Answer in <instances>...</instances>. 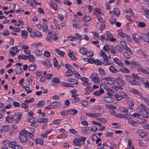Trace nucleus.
I'll list each match as a JSON object with an SVG mask.
<instances>
[{"instance_id":"obj_64","label":"nucleus","mask_w":149,"mask_h":149,"mask_svg":"<svg viewBox=\"0 0 149 149\" xmlns=\"http://www.w3.org/2000/svg\"><path fill=\"white\" fill-rule=\"evenodd\" d=\"M120 95L123 99H126V100L129 98L126 94L122 92L121 93Z\"/></svg>"},{"instance_id":"obj_39","label":"nucleus","mask_w":149,"mask_h":149,"mask_svg":"<svg viewBox=\"0 0 149 149\" xmlns=\"http://www.w3.org/2000/svg\"><path fill=\"white\" fill-rule=\"evenodd\" d=\"M35 53L37 56H40L42 54V52L38 49H36L34 50Z\"/></svg>"},{"instance_id":"obj_40","label":"nucleus","mask_w":149,"mask_h":149,"mask_svg":"<svg viewBox=\"0 0 149 149\" xmlns=\"http://www.w3.org/2000/svg\"><path fill=\"white\" fill-rule=\"evenodd\" d=\"M73 72L72 70H68L65 72V75L66 77L72 76L73 74Z\"/></svg>"},{"instance_id":"obj_46","label":"nucleus","mask_w":149,"mask_h":149,"mask_svg":"<svg viewBox=\"0 0 149 149\" xmlns=\"http://www.w3.org/2000/svg\"><path fill=\"white\" fill-rule=\"evenodd\" d=\"M114 96L115 98L118 101H121L122 100V97L118 93L116 94Z\"/></svg>"},{"instance_id":"obj_22","label":"nucleus","mask_w":149,"mask_h":149,"mask_svg":"<svg viewBox=\"0 0 149 149\" xmlns=\"http://www.w3.org/2000/svg\"><path fill=\"white\" fill-rule=\"evenodd\" d=\"M68 56L72 60H75L77 59L76 57L74 55L73 52L71 51L68 53Z\"/></svg>"},{"instance_id":"obj_54","label":"nucleus","mask_w":149,"mask_h":149,"mask_svg":"<svg viewBox=\"0 0 149 149\" xmlns=\"http://www.w3.org/2000/svg\"><path fill=\"white\" fill-rule=\"evenodd\" d=\"M115 49L118 51L119 53L122 54L123 52V49L120 46L117 45L115 47Z\"/></svg>"},{"instance_id":"obj_44","label":"nucleus","mask_w":149,"mask_h":149,"mask_svg":"<svg viewBox=\"0 0 149 149\" xmlns=\"http://www.w3.org/2000/svg\"><path fill=\"white\" fill-rule=\"evenodd\" d=\"M53 63L54 66L56 67H57L58 68H60V66L58 65V62L56 57H54L53 59Z\"/></svg>"},{"instance_id":"obj_49","label":"nucleus","mask_w":149,"mask_h":149,"mask_svg":"<svg viewBox=\"0 0 149 149\" xmlns=\"http://www.w3.org/2000/svg\"><path fill=\"white\" fill-rule=\"evenodd\" d=\"M123 55L125 58L129 59L131 57V56L126 52H123Z\"/></svg>"},{"instance_id":"obj_43","label":"nucleus","mask_w":149,"mask_h":149,"mask_svg":"<svg viewBox=\"0 0 149 149\" xmlns=\"http://www.w3.org/2000/svg\"><path fill=\"white\" fill-rule=\"evenodd\" d=\"M15 71L16 74H19L22 72V70L21 68L18 67L15 69Z\"/></svg>"},{"instance_id":"obj_63","label":"nucleus","mask_w":149,"mask_h":149,"mask_svg":"<svg viewBox=\"0 0 149 149\" xmlns=\"http://www.w3.org/2000/svg\"><path fill=\"white\" fill-rule=\"evenodd\" d=\"M61 119H57L54 120L53 123L55 125H58L61 123Z\"/></svg>"},{"instance_id":"obj_8","label":"nucleus","mask_w":149,"mask_h":149,"mask_svg":"<svg viewBox=\"0 0 149 149\" xmlns=\"http://www.w3.org/2000/svg\"><path fill=\"white\" fill-rule=\"evenodd\" d=\"M114 81L116 83L119 85L124 86L125 85L124 81L120 77H118L115 78Z\"/></svg>"},{"instance_id":"obj_51","label":"nucleus","mask_w":149,"mask_h":149,"mask_svg":"<svg viewBox=\"0 0 149 149\" xmlns=\"http://www.w3.org/2000/svg\"><path fill=\"white\" fill-rule=\"evenodd\" d=\"M52 81L54 83L58 84L60 83V81L58 77H55L53 78Z\"/></svg>"},{"instance_id":"obj_48","label":"nucleus","mask_w":149,"mask_h":149,"mask_svg":"<svg viewBox=\"0 0 149 149\" xmlns=\"http://www.w3.org/2000/svg\"><path fill=\"white\" fill-rule=\"evenodd\" d=\"M101 55L104 59H107L109 58L106 54L102 50H101Z\"/></svg>"},{"instance_id":"obj_59","label":"nucleus","mask_w":149,"mask_h":149,"mask_svg":"<svg viewBox=\"0 0 149 149\" xmlns=\"http://www.w3.org/2000/svg\"><path fill=\"white\" fill-rule=\"evenodd\" d=\"M137 26L140 27H144L146 26L145 23L143 22H139L138 24L137 23Z\"/></svg>"},{"instance_id":"obj_33","label":"nucleus","mask_w":149,"mask_h":149,"mask_svg":"<svg viewBox=\"0 0 149 149\" xmlns=\"http://www.w3.org/2000/svg\"><path fill=\"white\" fill-rule=\"evenodd\" d=\"M47 118H44L43 119H39L38 120V122L40 123H47L48 121Z\"/></svg>"},{"instance_id":"obj_32","label":"nucleus","mask_w":149,"mask_h":149,"mask_svg":"<svg viewBox=\"0 0 149 149\" xmlns=\"http://www.w3.org/2000/svg\"><path fill=\"white\" fill-rule=\"evenodd\" d=\"M126 101L127 103L128 106L132 107L134 105V104L133 102L130 98L126 100Z\"/></svg>"},{"instance_id":"obj_42","label":"nucleus","mask_w":149,"mask_h":149,"mask_svg":"<svg viewBox=\"0 0 149 149\" xmlns=\"http://www.w3.org/2000/svg\"><path fill=\"white\" fill-rule=\"evenodd\" d=\"M81 132L83 133H89L90 130L87 127H84L83 128Z\"/></svg>"},{"instance_id":"obj_50","label":"nucleus","mask_w":149,"mask_h":149,"mask_svg":"<svg viewBox=\"0 0 149 149\" xmlns=\"http://www.w3.org/2000/svg\"><path fill=\"white\" fill-rule=\"evenodd\" d=\"M114 14L116 15H118L120 14V11L118 8H114L113 10Z\"/></svg>"},{"instance_id":"obj_60","label":"nucleus","mask_w":149,"mask_h":149,"mask_svg":"<svg viewBox=\"0 0 149 149\" xmlns=\"http://www.w3.org/2000/svg\"><path fill=\"white\" fill-rule=\"evenodd\" d=\"M120 70L121 71L123 72H125L128 73L130 72L129 70L125 68H123L120 69Z\"/></svg>"},{"instance_id":"obj_17","label":"nucleus","mask_w":149,"mask_h":149,"mask_svg":"<svg viewBox=\"0 0 149 149\" xmlns=\"http://www.w3.org/2000/svg\"><path fill=\"white\" fill-rule=\"evenodd\" d=\"M103 100L104 102L107 103H111L113 102L112 98L109 97L105 96L103 97Z\"/></svg>"},{"instance_id":"obj_29","label":"nucleus","mask_w":149,"mask_h":149,"mask_svg":"<svg viewBox=\"0 0 149 149\" xmlns=\"http://www.w3.org/2000/svg\"><path fill=\"white\" fill-rule=\"evenodd\" d=\"M131 67L133 68H137L138 65L139 64V63L135 61H133L131 62Z\"/></svg>"},{"instance_id":"obj_7","label":"nucleus","mask_w":149,"mask_h":149,"mask_svg":"<svg viewBox=\"0 0 149 149\" xmlns=\"http://www.w3.org/2000/svg\"><path fill=\"white\" fill-rule=\"evenodd\" d=\"M120 45L124 47L125 50L128 51L129 53L132 54V52L131 49L128 47L126 42L123 41H122L120 42Z\"/></svg>"},{"instance_id":"obj_55","label":"nucleus","mask_w":149,"mask_h":149,"mask_svg":"<svg viewBox=\"0 0 149 149\" xmlns=\"http://www.w3.org/2000/svg\"><path fill=\"white\" fill-rule=\"evenodd\" d=\"M144 41L145 42L149 43V37L145 33H144Z\"/></svg>"},{"instance_id":"obj_5","label":"nucleus","mask_w":149,"mask_h":149,"mask_svg":"<svg viewBox=\"0 0 149 149\" xmlns=\"http://www.w3.org/2000/svg\"><path fill=\"white\" fill-rule=\"evenodd\" d=\"M139 113L144 117L147 118L149 117V109L148 108L144 110H140Z\"/></svg>"},{"instance_id":"obj_11","label":"nucleus","mask_w":149,"mask_h":149,"mask_svg":"<svg viewBox=\"0 0 149 149\" xmlns=\"http://www.w3.org/2000/svg\"><path fill=\"white\" fill-rule=\"evenodd\" d=\"M136 68L137 69V71H141L143 72L146 73V74H148L149 73V72L147 71L146 70L143 69L139 63L138 65L137 68Z\"/></svg>"},{"instance_id":"obj_56","label":"nucleus","mask_w":149,"mask_h":149,"mask_svg":"<svg viewBox=\"0 0 149 149\" xmlns=\"http://www.w3.org/2000/svg\"><path fill=\"white\" fill-rule=\"evenodd\" d=\"M36 68V66L35 64L31 65L29 67V70L30 71H33Z\"/></svg>"},{"instance_id":"obj_18","label":"nucleus","mask_w":149,"mask_h":149,"mask_svg":"<svg viewBox=\"0 0 149 149\" xmlns=\"http://www.w3.org/2000/svg\"><path fill=\"white\" fill-rule=\"evenodd\" d=\"M93 14L96 15V16H98V15L100 14H103V13L101 12L100 9L97 8H94V12Z\"/></svg>"},{"instance_id":"obj_26","label":"nucleus","mask_w":149,"mask_h":149,"mask_svg":"<svg viewBox=\"0 0 149 149\" xmlns=\"http://www.w3.org/2000/svg\"><path fill=\"white\" fill-rule=\"evenodd\" d=\"M55 50L56 53L61 56L63 57L64 56L65 54V53L64 52L61 51L60 49H55Z\"/></svg>"},{"instance_id":"obj_25","label":"nucleus","mask_w":149,"mask_h":149,"mask_svg":"<svg viewBox=\"0 0 149 149\" xmlns=\"http://www.w3.org/2000/svg\"><path fill=\"white\" fill-rule=\"evenodd\" d=\"M28 60L29 61L33 63L35 61V57L33 55L31 54L27 56Z\"/></svg>"},{"instance_id":"obj_14","label":"nucleus","mask_w":149,"mask_h":149,"mask_svg":"<svg viewBox=\"0 0 149 149\" xmlns=\"http://www.w3.org/2000/svg\"><path fill=\"white\" fill-rule=\"evenodd\" d=\"M67 80V81L70 82L72 84H77L78 83V81L73 78H68Z\"/></svg>"},{"instance_id":"obj_20","label":"nucleus","mask_w":149,"mask_h":149,"mask_svg":"<svg viewBox=\"0 0 149 149\" xmlns=\"http://www.w3.org/2000/svg\"><path fill=\"white\" fill-rule=\"evenodd\" d=\"M87 49L84 47H81L79 49V52L83 55H86Z\"/></svg>"},{"instance_id":"obj_2","label":"nucleus","mask_w":149,"mask_h":149,"mask_svg":"<svg viewBox=\"0 0 149 149\" xmlns=\"http://www.w3.org/2000/svg\"><path fill=\"white\" fill-rule=\"evenodd\" d=\"M90 78L92 80L95 84H98L100 83V81L97 77V74L96 72H93L91 75Z\"/></svg>"},{"instance_id":"obj_45","label":"nucleus","mask_w":149,"mask_h":149,"mask_svg":"<svg viewBox=\"0 0 149 149\" xmlns=\"http://www.w3.org/2000/svg\"><path fill=\"white\" fill-rule=\"evenodd\" d=\"M136 121L140 123H144L146 121V120L143 118H137Z\"/></svg>"},{"instance_id":"obj_36","label":"nucleus","mask_w":149,"mask_h":149,"mask_svg":"<svg viewBox=\"0 0 149 149\" xmlns=\"http://www.w3.org/2000/svg\"><path fill=\"white\" fill-rule=\"evenodd\" d=\"M14 119L13 116H8L6 119V121L9 123H11Z\"/></svg>"},{"instance_id":"obj_19","label":"nucleus","mask_w":149,"mask_h":149,"mask_svg":"<svg viewBox=\"0 0 149 149\" xmlns=\"http://www.w3.org/2000/svg\"><path fill=\"white\" fill-rule=\"evenodd\" d=\"M136 133L141 137H143L144 136H146L147 134V133L146 132H143L142 130H137L136 131Z\"/></svg>"},{"instance_id":"obj_47","label":"nucleus","mask_w":149,"mask_h":149,"mask_svg":"<svg viewBox=\"0 0 149 149\" xmlns=\"http://www.w3.org/2000/svg\"><path fill=\"white\" fill-rule=\"evenodd\" d=\"M118 35L120 36L122 38H124L126 35L123 33L122 30H119L118 31Z\"/></svg>"},{"instance_id":"obj_6","label":"nucleus","mask_w":149,"mask_h":149,"mask_svg":"<svg viewBox=\"0 0 149 149\" xmlns=\"http://www.w3.org/2000/svg\"><path fill=\"white\" fill-rule=\"evenodd\" d=\"M3 143L5 144H8L9 147L13 149L16 144V142L15 141H9L8 140H6L3 141Z\"/></svg>"},{"instance_id":"obj_31","label":"nucleus","mask_w":149,"mask_h":149,"mask_svg":"<svg viewBox=\"0 0 149 149\" xmlns=\"http://www.w3.org/2000/svg\"><path fill=\"white\" fill-rule=\"evenodd\" d=\"M107 94L109 96H112L113 94V91L110 88H106Z\"/></svg>"},{"instance_id":"obj_27","label":"nucleus","mask_w":149,"mask_h":149,"mask_svg":"<svg viewBox=\"0 0 149 149\" xmlns=\"http://www.w3.org/2000/svg\"><path fill=\"white\" fill-rule=\"evenodd\" d=\"M98 71L100 75L102 76H104L106 75V73L104 70L101 68L98 69Z\"/></svg>"},{"instance_id":"obj_15","label":"nucleus","mask_w":149,"mask_h":149,"mask_svg":"<svg viewBox=\"0 0 149 149\" xmlns=\"http://www.w3.org/2000/svg\"><path fill=\"white\" fill-rule=\"evenodd\" d=\"M73 142L76 146L80 147L81 146V142L79 138H76L73 140Z\"/></svg>"},{"instance_id":"obj_9","label":"nucleus","mask_w":149,"mask_h":149,"mask_svg":"<svg viewBox=\"0 0 149 149\" xmlns=\"http://www.w3.org/2000/svg\"><path fill=\"white\" fill-rule=\"evenodd\" d=\"M113 60L114 63L118 66L121 67H123V65L118 58H113Z\"/></svg>"},{"instance_id":"obj_12","label":"nucleus","mask_w":149,"mask_h":149,"mask_svg":"<svg viewBox=\"0 0 149 149\" xmlns=\"http://www.w3.org/2000/svg\"><path fill=\"white\" fill-rule=\"evenodd\" d=\"M139 98L144 101L149 106V100L146 97L143 96L141 94Z\"/></svg>"},{"instance_id":"obj_61","label":"nucleus","mask_w":149,"mask_h":149,"mask_svg":"<svg viewBox=\"0 0 149 149\" xmlns=\"http://www.w3.org/2000/svg\"><path fill=\"white\" fill-rule=\"evenodd\" d=\"M86 91L87 93H89L93 91L92 88L91 86H88L86 88Z\"/></svg>"},{"instance_id":"obj_28","label":"nucleus","mask_w":149,"mask_h":149,"mask_svg":"<svg viewBox=\"0 0 149 149\" xmlns=\"http://www.w3.org/2000/svg\"><path fill=\"white\" fill-rule=\"evenodd\" d=\"M103 63L105 65H110L113 63L112 62L109 61V58L107 59H104Z\"/></svg>"},{"instance_id":"obj_41","label":"nucleus","mask_w":149,"mask_h":149,"mask_svg":"<svg viewBox=\"0 0 149 149\" xmlns=\"http://www.w3.org/2000/svg\"><path fill=\"white\" fill-rule=\"evenodd\" d=\"M51 3V7L52 8L55 10H56L57 9V6L55 3H53L52 1H50Z\"/></svg>"},{"instance_id":"obj_58","label":"nucleus","mask_w":149,"mask_h":149,"mask_svg":"<svg viewBox=\"0 0 149 149\" xmlns=\"http://www.w3.org/2000/svg\"><path fill=\"white\" fill-rule=\"evenodd\" d=\"M130 84H131L135 85L138 86H140V83L139 82L137 81L133 78V80H132V82H131Z\"/></svg>"},{"instance_id":"obj_21","label":"nucleus","mask_w":149,"mask_h":149,"mask_svg":"<svg viewBox=\"0 0 149 149\" xmlns=\"http://www.w3.org/2000/svg\"><path fill=\"white\" fill-rule=\"evenodd\" d=\"M104 91L103 90L100 89L99 91H95L93 93V94L96 96H100L102 95V93H104Z\"/></svg>"},{"instance_id":"obj_57","label":"nucleus","mask_w":149,"mask_h":149,"mask_svg":"<svg viewBox=\"0 0 149 149\" xmlns=\"http://www.w3.org/2000/svg\"><path fill=\"white\" fill-rule=\"evenodd\" d=\"M142 83L146 86L147 83L148 82L146 79L144 78H140V79Z\"/></svg>"},{"instance_id":"obj_10","label":"nucleus","mask_w":149,"mask_h":149,"mask_svg":"<svg viewBox=\"0 0 149 149\" xmlns=\"http://www.w3.org/2000/svg\"><path fill=\"white\" fill-rule=\"evenodd\" d=\"M138 36L137 33H135L132 34V37L133 40L136 43L139 44L140 43V40L137 36Z\"/></svg>"},{"instance_id":"obj_16","label":"nucleus","mask_w":149,"mask_h":149,"mask_svg":"<svg viewBox=\"0 0 149 149\" xmlns=\"http://www.w3.org/2000/svg\"><path fill=\"white\" fill-rule=\"evenodd\" d=\"M109 71L112 73H115L117 72V70L113 65L110 66L109 68Z\"/></svg>"},{"instance_id":"obj_4","label":"nucleus","mask_w":149,"mask_h":149,"mask_svg":"<svg viewBox=\"0 0 149 149\" xmlns=\"http://www.w3.org/2000/svg\"><path fill=\"white\" fill-rule=\"evenodd\" d=\"M22 114L21 113L18 112L13 115L14 120L16 123H18L20 122L22 117Z\"/></svg>"},{"instance_id":"obj_24","label":"nucleus","mask_w":149,"mask_h":149,"mask_svg":"<svg viewBox=\"0 0 149 149\" xmlns=\"http://www.w3.org/2000/svg\"><path fill=\"white\" fill-rule=\"evenodd\" d=\"M10 129V126L9 125H7L2 126L1 127V130L2 131L6 132H7Z\"/></svg>"},{"instance_id":"obj_23","label":"nucleus","mask_w":149,"mask_h":149,"mask_svg":"<svg viewBox=\"0 0 149 149\" xmlns=\"http://www.w3.org/2000/svg\"><path fill=\"white\" fill-rule=\"evenodd\" d=\"M51 104L52 107H53V109L60 107L61 105L60 103L58 102L52 103Z\"/></svg>"},{"instance_id":"obj_62","label":"nucleus","mask_w":149,"mask_h":149,"mask_svg":"<svg viewBox=\"0 0 149 149\" xmlns=\"http://www.w3.org/2000/svg\"><path fill=\"white\" fill-rule=\"evenodd\" d=\"M18 58L19 59L26 60L28 58L27 56L25 55H19L18 56Z\"/></svg>"},{"instance_id":"obj_38","label":"nucleus","mask_w":149,"mask_h":149,"mask_svg":"<svg viewBox=\"0 0 149 149\" xmlns=\"http://www.w3.org/2000/svg\"><path fill=\"white\" fill-rule=\"evenodd\" d=\"M35 142L37 144L42 145L43 143V140L41 138H38L35 140Z\"/></svg>"},{"instance_id":"obj_37","label":"nucleus","mask_w":149,"mask_h":149,"mask_svg":"<svg viewBox=\"0 0 149 149\" xmlns=\"http://www.w3.org/2000/svg\"><path fill=\"white\" fill-rule=\"evenodd\" d=\"M119 110L121 112L127 113L128 112V110L126 108L123 107H120L119 108Z\"/></svg>"},{"instance_id":"obj_53","label":"nucleus","mask_w":149,"mask_h":149,"mask_svg":"<svg viewBox=\"0 0 149 149\" xmlns=\"http://www.w3.org/2000/svg\"><path fill=\"white\" fill-rule=\"evenodd\" d=\"M28 121L29 122L31 123L30 125L35 127L34 125L35 124V122L33 118H30L28 120Z\"/></svg>"},{"instance_id":"obj_30","label":"nucleus","mask_w":149,"mask_h":149,"mask_svg":"<svg viewBox=\"0 0 149 149\" xmlns=\"http://www.w3.org/2000/svg\"><path fill=\"white\" fill-rule=\"evenodd\" d=\"M22 36L24 38H26L28 37V33L25 30H23L21 31Z\"/></svg>"},{"instance_id":"obj_13","label":"nucleus","mask_w":149,"mask_h":149,"mask_svg":"<svg viewBox=\"0 0 149 149\" xmlns=\"http://www.w3.org/2000/svg\"><path fill=\"white\" fill-rule=\"evenodd\" d=\"M78 113L77 110L74 109H71L67 111V113L71 115H75Z\"/></svg>"},{"instance_id":"obj_34","label":"nucleus","mask_w":149,"mask_h":149,"mask_svg":"<svg viewBox=\"0 0 149 149\" xmlns=\"http://www.w3.org/2000/svg\"><path fill=\"white\" fill-rule=\"evenodd\" d=\"M45 66L47 68H49L51 66V64L49 61L48 60H46L44 62H43Z\"/></svg>"},{"instance_id":"obj_52","label":"nucleus","mask_w":149,"mask_h":149,"mask_svg":"<svg viewBox=\"0 0 149 149\" xmlns=\"http://www.w3.org/2000/svg\"><path fill=\"white\" fill-rule=\"evenodd\" d=\"M100 27V29L101 31H103L106 25V23L105 22H103Z\"/></svg>"},{"instance_id":"obj_3","label":"nucleus","mask_w":149,"mask_h":149,"mask_svg":"<svg viewBox=\"0 0 149 149\" xmlns=\"http://www.w3.org/2000/svg\"><path fill=\"white\" fill-rule=\"evenodd\" d=\"M106 40H109L112 42H115L116 39L115 38L112 37L111 33L109 31H107L106 34H105Z\"/></svg>"},{"instance_id":"obj_1","label":"nucleus","mask_w":149,"mask_h":149,"mask_svg":"<svg viewBox=\"0 0 149 149\" xmlns=\"http://www.w3.org/2000/svg\"><path fill=\"white\" fill-rule=\"evenodd\" d=\"M27 131L25 130H23L20 131L19 134V138L20 141L22 142L25 143L27 140V137L26 136V134Z\"/></svg>"},{"instance_id":"obj_35","label":"nucleus","mask_w":149,"mask_h":149,"mask_svg":"<svg viewBox=\"0 0 149 149\" xmlns=\"http://www.w3.org/2000/svg\"><path fill=\"white\" fill-rule=\"evenodd\" d=\"M131 91L132 93L138 95L139 97L142 94L140 93L138 90L135 89H132L131 90Z\"/></svg>"}]
</instances>
